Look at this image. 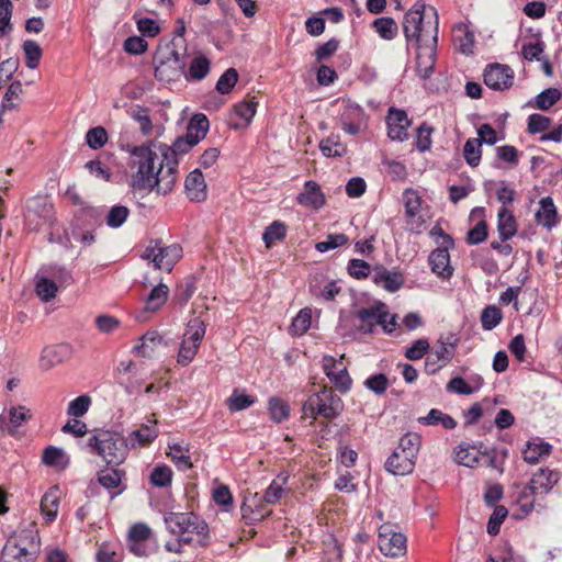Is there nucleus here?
Returning <instances> with one entry per match:
<instances>
[{"label": "nucleus", "instance_id": "obj_1", "mask_svg": "<svg viewBox=\"0 0 562 562\" xmlns=\"http://www.w3.org/2000/svg\"><path fill=\"white\" fill-rule=\"evenodd\" d=\"M130 154L128 166L136 171L131 184L136 190H156L158 194H168L176 183V176L165 167V161L149 146H126Z\"/></svg>", "mask_w": 562, "mask_h": 562}, {"label": "nucleus", "instance_id": "obj_2", "mask_svg": "<svg viewBox=\"0 0 562 562\" xmlns=\"http://www.w3.org/2000/svg\"><path fill=\"white\" fill-rule=\"evenodd\" d=\"M155 77L159 81H178L186 75V40L161 42L154 55Z\"/></svg>", "mask_w": 562, "mask_h": 562}, {"label": "nucleus", "instance_id": "obj_3", "mask_svg": "<svg viewBox=\"0 0 562 562\" xmlns=\"http://www.w3.org/2000/svg\"><path fill=\"white\" fill-rule=\"evenodd\" d=\"M431 20L425 22L426 4L424 1H416L405 13L403 20V32L408 43L422 44L436 34L438 38V13L435 8L429 7Z\"/></svg>", "mask_w": 562, "mask_h": 562}, {"label": "nucleus", "instance_id": "obj_4", "mask_svg": "<svg viewBox=\"0 0 562 562\" xmlns=\"http://www.w3.org/2000/svg\"><path fill=\"white\" fill-rule=\"evenodd\" d=\"M90 452L102 457L108 465L117 467L127 457L128 448L125 438L117 432L99 430L87 442Z\"/></svg>", "mask_w": 562, "mask_h": 562}, {"label": "nucleus", "instance_id": "obj_5", "mask_svg": "<svg viewBox=\"0 0 562 562\" xmlns=\"http://www.w3.org/2000/svg\"><path fill=\"white\" fill-rule=\"evenodd\" d=\"M342 401L335 392L324 386L319 392L311 395L303 404L302 412L304 417L313 419L322 416L327 419L337 417L342 411Z\"/></svg>", "mask_w": 562, "mask_h": 562}, {"label": "nucleus", "instance_id": "obj_6", "mask_svg": "<svg viewBox=\"0 0 562 562\" xmlns=\"http://www.w3.org/2000/svg\"><path fill=\"white\" fill-rule=\"evenodd\" d=\"M168 530L179 536L184 543L193 541V536L205 535L207 525L193 513H168L165 516Z\"/></svg>", "mask_w": 562, "mask_h": 562}, {"label": "nucleus", "instance_id": "obj_7", "mask_svg": "<svg viewBox=\"0 0 562 562\" xmlns=\"http://www.w3.org/2000/svg\"><path fill=\"white\" fill-rule=\"evenodd\" d=\"M182 248L178 244L161 246L159 239H153L146 247L143 258L150 260L157 269L171 271L175 263L181 258Z\"/></svg>", "mask_w": 562, "mask_h": 562}, {"label": "nucleus", "instance_id": "obj_8", "mask_svg": "<svg viewBox=\"0 0 562 562\" xmlns=\"http://www.w3.org/2000/svg\"><path fill=\"white\" fill-rule=\"evenodd\" d=\"M390 313L386 311L385 304L379 303L376 305L361 308L357 313V318L360 324L357 325L358 331L362 334H372L376 325H381L385 333L391 334L392 328L386 324V317Z\"/></svg>", "mask_w": 562, "mask_h": 562}, {"label": "nucleus", "instance_id": "obj_9", "mask_svg": "<svg viewBox=\"0 0 562 562\" xmlns=\"http://www.w3.org/2000/svg\"><path fill=\"white\" fill-rule=\"evenodd\" d=\"M514 70L504 64H490L483 72L484 83L493 90L505 91L514 85Z\"/></svg>", "mask_w": 562, "mask_h": 562}, {"label": "nucleus", "instance_id": "obj_10", "mask_svg": "<svg viewBox=\"0 0 562 562\" xmlns=\"http://www.w3.org/2000/svg\"><path fill=\"white\" fill-rule=\"evenodd\" d=\"M438 38L434 34L427 42L417 44L416 70L422 79H428L434 72L436 65V48Z\"/></svg>", "mask_w": 562, "mask_h": 562}, {"label": "nucleus", "instance_id": "obj_11", "mask_svg": "<svg viewBox=\"0 0 562 562\" xmlns=\"http://www.w3.org/2000/svg\"><path fill=\"white\" fill-rule=\"evenodd\" d=\"M456 353V344L446 342L439 339L425 361V372L429 375L436 374L446 367Z\"/></svg>", "mask_w": 562, "mask_h": 562}, {"label": "nucleus", "instance_id": "obj_12", "mask_svg": "<svg viewBox=\"0 0 562 562\" xmlns=\"http://www.w3.org/2000/svg\"><path fill=\"white\" fill-rule=\"evenodd\" d=\"M323 370L340 393H347L350 390L352 381L341 361H337L331 356H325L323 358Z\"/></svg>", "mask_w": 562, "mask_h": 562}, {"label": "nucleus", "instance_id": "obj_13", "mask_svg": "<svg viewBox=\"0 0 562 562\" xmlns=\"http://www.w3.org/2000/svg\"><path fill=\"white\" fill-rule=\"evenodd\" d=\"M196 144L192 142L191 138L186 134L184 136L178 137L172 146L168 147L166 145L160 146V151L162 156V161H165V167H168L169 171L177 177L178 172V155H182L188 153L192 147Z\"/></svg>", "mask_w": 562, "mask_h": 562}, {"label": "nucleus", "instance_id": "obj_14", "mask_svg": "<svg viewBox=\"0 0 562 562\" xmlns=\"http://www.w3.org/2000/svg\"><path fill=\"white\" fill-rule=\"evenodd\" d=\"M241 517L247 525H254L271 514L258 493L245 497L240 506Z\"/></svg>", "mask_w": 562, "mask_h": 562}, {"label": "nucleus", "instance_id": "obj_15", "mask_svg": "<svg viewBox=\"0 0 562 562\" xmlns=\"http://www.w3.org/2000/svg\"><path fill=\"white\" fill-rule=\"evenodd\" d=\"M453 247L454 246L448 245L439 246L438 248L434 249L428 257V263L430 266L431 272L443 280H449L453 274L454 269L450 263L449 255V249Z\"/></svg>", "mask_w": 562, "mask_h": 562}, {"label": "nucleus", "instance_id": "obj_16", "mask_svg": "<svg viewBox=\"0 0 562 562\" xmlns=\"http://www.w3.org/2000/svg\"><path fill=\"white\" fill-rule=\"evenodd\" d=\"M387 135L393 140L403 142L408 138L411 121L404 110L391 108L386 117Z\"/></svg>", "mask_w": 562, "mask_h": 562}, {"label": "nucleus", "instance_id": "obj_17", "mask_svg": "<svg viewBox=\"0 0 562 562\" xmlns=\"http://www.w3.org/2000/svg\"><path fill=\"white\" fill-rule=\"evenodd\" d=\"M379 548L386 557H402L406 552V537L401 532H381Z\"/></svg>", "mask_w": 562, "mask_h": 562}, {"label": "nucleus", "instance_id": "obj_18", "mask_svg": "<svg viewBox=\"0 0 562 562\" xmlns=\"http://www.w3.org/2000/svg\"><path fill=\"white\" fill-rule=\"evenodd\" d=\"M71 356V347L68 344H58L45 347L42 351L40 366L44 370H49L53 367L60 364L68 360Z\"/></svg>", "mask_w": 562, "mask_h": 562}, {"label": "nucleus", "instance_id": "obj_19", "mask_svg": "<svg viewBox=\"0 0 562 562\" xmlns=\"http://www.w3.org/2000/svg\"><path fill=\"white\" fill-rule=\"evenodd\" d=\"M184 189L187 196L193 202H203L207 196V187L200 169L192 170L186 178Z\"/></svg>", "mask_w": 562, "mask_h": 562}, {"label": "nucleus", "instance_id": "obj_20", "mask_svg": "<svg viewBox=\"0 0 562 562\" xmlns=\"http://www.w3.org/2000/svg\"><path fill=\"white\" fill-rule=\"evenodd\" d=\"M422 438L416 432H407L401 437L396 449L403 452V470L408 469L411 464H416V458L420 449Z\"/></svg>", "mask_w": 562, "mask_h": 562}, {"label": "nucleus", "instance_id": "obj_21", "mask_svg": "<svg viewBox=\"0 0 562 562\" xmlns=\"http://www.w3.org/2000/svg\"><path fill=\"white\" fill-rule=\"evenodd\" d=\"M559 480V472L549 470L548 468H541L532 475L528 484L539 495H546L553 488Z\"/></svg>", "mask_w": 562, "mask_h": 562}, {"label": "nucleus", "instance_id": "obj_22", "mask_svg": "<svg viewBox=\"0 0 562 562\" xmlns=\"http://www.w3.org/2000/svg\"><path fill=\"white\" fill-rule=\"evenodd\" d=\"M25 539L10 538L3 548L2 554L9 560L18 562H34L35 551H30L25 544Z\"/></svg>", "mask_w": 562, "mask_h": 562}, {"label": "nucleus", "instance_id": "obj_23", "mask_svg": "<svg viewBox=\"0 0 562 562\" xmlns=\"http://www.w3.org/2000/svg\"><path fill=\"white\" fill-rule=\"evenodd\" d=\"M296 201L303 206L318 210L325 204V195L318 183L308 180L304 184V190L297 195Z\"/></svg>", "mask_w": 562, "mask_h": 562}, {"label": "nucleus", "instance_id": "obj_24", "mask_svg": "<svg viewBox=\"0 0 562 562\" xmlns=\"http://www.w3.org/2000/svg\"><path fill=\"white\" fill-rule=\"evenodd\" d=\"M540 209L536 213V221L547 229L558 224V212L551 196L542 198L539 202Z\"/></svg>", "mask_w": 562, "mask_h": 562}, {"label": "nucleus", "instance_id": "obj_25", "mask_svg": "<svg viewBox=\"0 0 562 562\" xmlns=\"http://www.w3.org/2000/svg\"><path fill=\"white\" fill-rule=\"evenodd\" d=\"M373 282L383 284L389 292H395L403 285L404 277L398 271H389L384 267H378L373 274Z\"/></svg>", "mask_w": 562, "mask_h": 562}, {"label": "nucleus", "instance_id": "obj_26", "mask_svg": "<svg viewBox=\"0 0 562 562\" xmlns=\"http://www.w3.org/2000/svg\"><path fill=\"white\" fill-rule=\"evenodd\" d=\"M497 231L502 241H506L517 233V223L512 211L502 206L497 213Z\"/></svg>", "mask_w": 562, "mask_h": 562}, {"label": "nucleus", "instance_id": "obj_27", "mask_svg": "<svg viewBox=\"0 0 562 562\" xmlns=\"http://www.w3.org/2000/svg\"><path fill=\"white\" fill-rule=\"evenodd\" d=\"M552 446L540 439L528 441L525 450L522 451L524 460L530 464H536L542 457L551 453Z\"/></svg>", "mask_w": 562, "mask_h": 562}, {"label": "nucleus", "instance_id": "obj_28", "mask_svg": "<svg viewBox=\"0 0 562 562\" xmlns=\"http://www.w3.org/2000/svg\"><path fill=\"white\" fill-rule=\"evenodd\" d=\"M59 505V490L57 486L50 487L42 497L41 510L47 522H52L57 517Z\"/></svg>", "mask_w": 562, "mask_h": 562}, {"label": "nucleus", "instance_id": "obj_29", "mask_svg": "<svg viewBox=\"0 0 562 562\" xmlns=\"http://www.w3.org/2000/svg\"><path fill=\"white\" fill-rule=\"evenodd\" d=\"M210 128V122L206 115L202 113L194 114L187 127V135L192 139L193 143L198 144L202 140Z\"/></svg>", "mask_w": 562, "mask_h": 562}, {"label": "nucleus", "instance_id": "obj_30", "mask_svg": "<svg viewBox=\"0 0 562 562\" xmlns=\"http://www.w3.org/2000/svg\"><path fill=\"white\" fill-rule=\"evenodd\" d=\"M211 61L202 54H199L192 58L188 69L186 68L184 77L189 80H202L210 72Z\"/></svg>", "mask_w": 562, "mask_h": 562}, {"label": "nucleus", "instance_id": "obj_31", "mask_svg": "<svg viewBox=\"0 0 562 562\" xmlns=\"http://www.w3.org/2000/svg\"><path fill=\"white\" fill-rule=\"evenodd\" d=\"M196 290L195 278L193 276H188L183 280H181L173 293V301L176 304L183 306L188 303V301L192 297Z\"/></svg>", "mask_w": 562, "mask_h": 562}, {"label": "nucleus", "instance_id": "obj_32", "mask_svg": "<svg viewBox=\"0 0 562 562\" xmlns=\"http://www.w3.org/2000/svg\"><path fill=\"white\" fill-rule=\"evenodd\" d=\"M139 340L140 344L134 347V351L140 357L149 358L156 347L161 344L162 337L157 331H147Z\"/></svg>", "mask_w": 562, "mask_h": 562}, {"label": "nucleus", "instance_id": "obj_33", "mask_svg": "<svg viewBox=\"0 0 562 562\" xmlns=\"http://www.w3.org/2000/svg\"><path fill=\"white\" fill-rule=\"evenodd\" d=\"M169 289L166 284L159 283L154 286L145 301V310L148 312L158 311L167 301Z\"/></svg>", "mask_w": 562, "mask_h": 562}, {"label": "nucleus", "instance_id": "obj_34", "mask_svg": "<svg viewBox=\"0 0 562 562\" xmlns=\"http://www.w3.org/2000/svg\"><path fill=\"white\" fill-rule=\"evenodd\" d=\"M167 454L181 471H187L193 467L188 447L179 443L170 445L169 452Z\"/></svg>", "mask_w": 562, "mask_h": 562}, {"label": "nucleus", "instance_id": "obj_35", "mask_svg": "<svg viewBox=\"0 0 562 562\" xmlns=\"http://www.w3.org/2000/svg\"><path fill=\"white\" fill-rule=\"evenodd\" d=\"M423 425H441L445 429H453L457 426V422L448 414L432 408L429 413L418 419Z\"/></svg>", "mask_w": 562, "mask_h": 562}, {"label": "nucleus", "instance_id": "obj_36", "mask_svg": "<svg viewBox=\"0 0 562 562\" xmlns=\"http://www.w3.org/2000/svg\"><path fill=\"white\" fill-rule=\"evenodd\" d=\"M372 27L383 40L386 41L395 38L398 33L397 23L394 19L389 16L375 19L372 23Z\"/></svg>", "mask_w": 562, "mask_h": 562}, {"label": "nucleus", "instance_id": "obj_37", "mask_svg": "<svg viewBox=\"0 0 562 562\" xmlns=\"http://www.w3.org/2000/svg\"><path fill=\"white\" fill-rule=\"evenodd\" d=\"M57 290L58 288L54 280L36 276L35 292L43 302L52 301L56 296Z\"/></svg>", "mask_w": 562, "mask_h": 562}, {"label": "nucleus", "instance_id": "obj_38", "mask_svg": "<svg viewBox=\"0 0 562 562\" xmlns=\"http://www.w3.org/2000/svg\"><path fill=\"white\" fill-rule=\"evenodd\" d=\"M385 470L393 475H406L413 472L415 464L407 467L408 469L403 470V452L395 448L393 453L385 461Z\"/></svg>", "mask_w": 562, "mask_h": 562}, {"label": "nucleus", "instance_id": "obj_39", "mask_svg": "<svg viewBox=\"0 0 562 562\" xmlns=\"http://www.w3.org/2000/svg\"><path fill=\"white\" fill-rule=\"evenodd\" d=\"M22 49L25 55V65L30 69L38 67L43 50L41 46L33 40H26L22 44Z\"/></svg>", "mask_w": 562, "mask_h": 562}, {"label": "nucleus", "instance_id": "obj_40", "mask_svg": "<svg viewBox=\"0 0 562 562\" xmlns=\"http://www.w3.org/2000/svg\"><path fill=\"white\" fill-rule=\"evenodd\" d=\"M481 146L482 139L475 137L469 138L465 142L463 146V157L469 166H479L482 156Z\"/></svg>", "mask_w": 562, "mask_h": 562}, {"label": "nucleus", "instance_id": "obj_41", "mask_svg": "<svg viewBox=\"0 0 562 562\" xmlns=\"http://www.w3.org/2000/svg\"><path fill=\"white\" fill-rule=\"evenodd\" d=\"M288 475H278L267 487L262 499L267 505H273L280 501L283 494V485L286 484Z\"/></svg>", "mask_w": 562, "mask_h": 562}, {"label": "nucleus", "instance_id": "obj_42", "mask_svg": "<svg viewBox=\"0 0 562 562\" xmlns=\"http://www.w3.org/2000/svg\"><path fill=\"white\" fill-rule=\"evenodd\" d=\"M128 114L139 124L140 132L144 135H149L151 133L153 123L147 108L134 105L128 110Z\"/></svg>", "mask_w": 562, "mask_h": 562}, {"label": "nucleus", "instance_id": "obj_43", "mask_svg": "<svg viewBox=\"0 0 562 562\" xmlns=\"http://www.w3.org/2000/svg\"><path fill=\"white\" fill-rule=\"evenodd\" d=\"M319 149L325 157H342L347 153L346 146L337 136H329L321 140Z\"/></svg>", "mask_w": 562, "mask_h": 562}, {"label": "nucleus", "instance_id": "obj_44", "mask_svg": "<svg viewBox=\"0 0 562 562\" xmlns=\"http://www.w3.org/2000/svg\"><path fill=\"white\" fill-rule=\"evenodd\" d=\"M475 447H471L468 443H460L456 451V462L458 464L474 468L479 463V452H473Z\"/></svg>", "mask_w": 562, "mask_h": 562}, {"label": "nucleus", "instance_id": "obj_45", "mask_svg": "<svg viewBox=\"0 0 562 562\" xmlns=\"http://www.w3.org/2000/svg\"><path fill=\"white\" fill-rule=\"evenodd\" d=\"M503 319V313L499 307L495 305L486 306L481 313V324L485 330H492Z\"/></svg>", "mask_w": 562, "mask_h": 562}, {"label": "nucleus", "instance_id": "obj_46", "mask_svg": "<svg viewBox=\"0 0 562 562\" xmlns=\"http://www.w3.org/2000/svg\"><path fill=\"white\" fill-rule=\"evenodd\" d=\"M206 331V324L200 317L191 318L186 327L183 338L201 344Z\"/></svg>", "mask_w": 562, "mask_h": 562}, {"label": "nucleus", "instance_id": "obj_47", "mask_svg": "<svg viewBox=\"0 0 562 562\" xmlns=\"http://www.w3.org/2000/svg\"><path fill=\"white\" fill-rule=\"evenodd\" d=\"M539 495L529 484L524 486L517 496V504L525 516L529 515L535 508V497Z\"/></svg>", "mask_w": 562, "mask_h": 562}, {"label": "nucleus", "instance_id": "obj_48", "mask_svg": "<svg viewBox=\"0 0 562 562\" xmlns=\"http://www.w3.org/2000/svg\"><path fill=\"white\" fill-rule=\"evenodd\" d=\"M403 200L406 217L415 220L422 204L419 194L413 189H406L403 193Z\"/></svg>", "mask_w": 562, "mask_h": 562}, {"label": "nucleus", "instance_id": "obj_49", "mask_svg": "<svg viewBox=\"0 0 562 562\" xmlns=\"http://www.w3.org/2000/svg\"><path fill=\"white\" fill-rule=\"evenodd\" d=\"M199 346L200 344L188 338H183L178 352V363L183 367L188 366L194 359Z\"/></svg>", "mask_w": 562, "mask_h": 562}, {"label": "nucleus", "instance_id": "obj_50", "mask_svg": "<svg viewBox=\"0 0 562 562\" xmlns=\"http://www.w3.org/2000/svg\"><path fill=\"white\" fill-rule=\"evenodd\" d=\"M285 225L279 221H274L265 229L262 239L267 247H271L274 241L282 240L285 237Z\"/></svg>", "mask_w": 562, "mask_h": 562}, {"label": "nucleus", "instance_id": "obj_51", "mask_svg": "<svg viewBox=\"0 0 562 562\" xmlns=\"http://www.w3.org/2000/svg\"><path fill=\"white\" fill-rule=\"evenodd\" d=\"M312 323V310L311 308H302L299 314L293 318L291 324V330L295 335H303L308 330Z\"/></svg>", "mask_w": 562, "mask_h": 562}, {"label": "nucleus", "instance_id": "obj_52", "mask_svg": "<svg viewBox=\"0 0 562 562\" xmlns=\"http://www.w3.org/2000/svg\"><path fill=\"white\" fill-rule=\"evenodd\" d=\"M238 81V72L235 68H228L217 80L216 91L221 94L229 93Z\"/></svg>", "mask_w": 562, "mask_h": 562}, {"label": "nucleus", "instance_id": "obj_53", "mask_svg": "<svg viewBox=\"0 0 562 562\" xmlns=\"http://www.w3.org/2000/svg\"><path fill=\"white\" fill-rule=\"evenodd\" d=\"M150 483L156 487H167L172 481V471L167 465L156 467L149 477Z\"/></svg>", "mask_w": 562, "mask_h": 562}, {"label": "nucleus", "instance_id": "obj_54", "mask_svg": "<svg viewBox=\"0 0 562 562\" xmlns=\"http://www.w3.org/2000/svg\"><path fill=\"white\" fill-rule=\"evenodd\" d=\"M124 472L119 469L101 470L98 473L99 483L110 490L115 488L120 485Z\"/></svg>", "mask_w": 562, "mask_h": 562}, {"label": "nucleus", "instance_id": "obj_55", "mask_svg": "<svg viewBox=\"0 0 562 562\" xmlns=\"http://www.w3.org/2000/svg\"><path fill=\"white\" fill-rule=\"evenodd\" d=\"M255 403V397L238 393L234 391L233 394L226 400V405L231 412H239L248 408Z\"/></svg>", "mask_w": 562, "mask_h": 562}, {"label": "nucleus", "instance_id": "obj_56", "mask_svg": "<svg viewBox=\"0 0 562 562\" xmlns=\"http://www.w3.org/2000/svg\"><path fill=\"white\" fill-rule=\"evenodd\" d=\"M561 98V92L557 88H548L540 92L536 98V108L549 110Z\"/></svg>", "mask_w": 562, "mask_h": 562}, {"label": "nucleus", "instance_id": "obj_57", "mask_svg": "<svg viewBox=\"0 0 562 562\" xmlns=\"http://www.w3.org/2000/svg\"><path fill=\"white\" fill-rule=\"evenodd\" d=\"M269 413L276 423H282L289 417V405L278 397H272L269 401Z\"/></svg>", "mask_w": 562, "mask_h": 562}, {"label": "nucleus", "instance_id": "obj_58", "mask_svg": "<svg viewBox=\"0 0 562 562\" xmlns=\"http://www.w3.org/2000/svg\"><path fill=\"white\" fill-rule=\"evenodd\" d=\"M86 142L92 149L103 147L108 142V133L105 128L102 126L90 128L86 134Z\"/></svg>", "mask_w": 562, "mask_h": 562}, {"label": "nucleus", "instance_id": "obj_59", "mask_svg": "<svg viewBox=\"0 0 562 562\" xmlns=\"http://www.w3.org/2000/svg\"><path fill=\"white\" fill-rule=\"evenodd\" d=\"M132 436L142 445L146 446L151 443L158 436L156 422L153 425H142L138 429L132 432Z\"/></svg>", "mask_w": 562, "mask_h": 562}, {"label": "nucleus", "instance_id": "obj_60", "mask_svg": "<svg viewBox=\"0 0 562 562\" xmlns=\"http://www.w3.org/2000/svg\"><path fill=\"white\" fill-rule=\"evenodd\" d=\"M130 214V210L123 205H114L110 209L106 215V224L112 228H117L124 224L127 216Z\"/></svg>", "mask_w": 562, "mask_h": 562}, {"label": "nucleus", "instance_id": "obj_61", "mask_svg": "<svg viewBox=\"0 0 562 562\" xmlns=\"http://www.w3.org/2000/svg\"><path fill=\"white\" fill-rule=\"evenodd\" d=\"M507 515L508 510L505 506L499 505L494 508V512L487 521L486 528L487 532L491 536H496L499 532L501 525L503 524Z\"/></svg>", "mask_w": 562, "mask_h": 562}, {"label": "nucleus", "instance_id": "obj_62", "mask_svg": "<svg viewBox=\"0 0 562 562\" xmlns=\"http://www.w3.org/2000/svg\"><path fill=\"white\" fill-rule=\"evenodd\" d=\"M546 45L542 41L525 43L521 47V55L526 60H542L541 55L543 54Z\"/></svg>", "mask_w": 562, "mask_h": 562}, {"label": "nucleus", "instance_id": "obj_63", "mask_svg": "<svg viewBox=\"0 0 562 562\" xmlns=\"http://www.w3.org/2000/svg\"><path fill=\"white\" fill-rule=\"evenodd\" d=\"M434 128L426 122L422 123L416 133V147L419 151L429 150L431 147V133Z\"/></svg>", "mask_w": 562, "mask_h": 562}, {"label": "nucleus", "instance_id": "obj_64", "mask_svg": "<svg viewBox=\"0 0 562 562\" xmlns=\"http://www.w3.org/2000/svg\"><path fill=\"white\" fill-rule=\"evenodd\" d=\"M90 404L91 398L88 395H80L69 403L67 414L74 417H81L88 412Z\"/></svg>", "mask_w": 562, "mask_h": 562}]
</instances>
